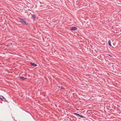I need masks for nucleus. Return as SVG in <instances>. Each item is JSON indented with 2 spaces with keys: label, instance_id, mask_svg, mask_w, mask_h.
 <instances>
[{
  "label": "nucleus",
  "instance_id": "1",
  "mask_svg": "<svg viewBox=\"0 0 121 121\" xmlns=\"http://www.w3.org/2000/svg\"><path fill=\"white\" fill-rule=\"evenodd\" d=\"M19 19L20 20L21 23L24 25H26L27 24L26 22V21L25 20L23 19L20 18Z\"/></svg>",
  "mask_w": 121,
  "mask_h": 121
},
{
  "label": "nucleus",
  "instance_id": "2",
  "mask_svg": "<svg viewBox=\"0 0 121 121\" xmlns=\"http://www.w3.org/2000/svg\"><path fill=\"white\" fill-rule=\"evenodd\" d=\"M1 97H1V96H0V99H1V100L7 102V101L6 100V99L3 96H1Z\"/></svg>",
  "mask_w": 121,
  "mask_h": 121
},
{
  "label": "nucleus",
  "instance_id": "3",
  "mask_svg": "<svg viewBox=\"0 0 121 121\" xmlns=\"http://www.w3.org/2000/svg\"><path fill=\"white\" fill-rule=\"evenodd\" d=\"M77 29V28L75 26L71 27L70 29L72 30H74Z\"/></svg>",
  "mask_w": 121,
  "mask_h": 121
},
{
  "label": "nucleus",
  "instance_id": "4",
  "mask_svg": "<svg viewBox=\"0 0 121 121\" xmlns=\"http://www.w3.org/2000/svg\"><path fill=\"white\" fill-rule=\"evenodd\" d=\"M31 16L32 18L34 20H36V17L35 15L34 14H31Z\"/></svg>",
  "mask_w": 121,
  "mask_h": 121
},
{
  "label": "nucleus",
  "instance_id": "5",
  "mask_svg": "<svg viewBox=\"0 0 121 121\" xmlns=\"http://www.w3.org/2000/svg\"><path fill=\"white\" fill-rule=\"evenodd\" d=\"M30 64L31 65L34 66H37V65L36 64L32 62H31L30 63Z\"/></svg>",
  "mask_w": 121,
  "mask_h": 121
},
{
  "label": "nucleus",
  "instance_id": "6",
  "mask_svg": "<svg viewBox=\"0 0 121 121\" xmlns=\"http://www.w3.org/2000/svg\"><path fill=\"white\" fill-rule=\"evenodd\" d=\"M20 78L22 80H24L26 79V78H25V77H20Z\"/></svg>",
  "mask_w": 121,
  "mask_h": 121
},
{
  "label": "nucleus",
  "instance_id": "7",
  "mask_svg": "<svg viewBox=\"0 0 121 121\" xmlns=\"http://www.w3.org/2000/svg\"><path fill=\"white\" fill-rule=\"evenodd\" d=\"M108 44L111 47L112 45H111V41L110 40H108Z\"/></svg>",
  "mask_w": 121,
  "mask_h": 121
},
{
  "label": "nucleus",
  "instance_id": "8",
  "mask_svg": "<svg viewBox=\"0 0 121 121\" xmlns=\"http://www.w3.org/2000/svg\"><path fill=\"white\" fill-rule=\"evenodd\" d=\"M74 114L78 116H79V115H80V114H78L77 113H74Z\"/></svg>",
  "mask_w": 121,
  "mask_h": 121
},
{
  "label": "nucleus",
  "instance_id": "9",
  "mask_svg": "<svg viewBox=\"0 0 121 121\" xmlns=\"http://www.w3.org/2000/svg\"><path fill=\"white\" fill-rule=\"evenodd\" d=\"M79 116L82 118H85V117H84V116H82V115H79Z\"/></svg>",
  "mask_w": 121,
  "mask_h": 121
},
{
  "label": "nucleus",
  "instance_id": "10",
  "mask_svg": "<svg viewBox=\"0 0 121 121\" xmlns=\"http://www.w3.org/2000/svg\"><path fill=\"white\" fill-rule=\"evenodd\" d=\"M61 89H65L64 87L63 86H61Z\"/></svg>",
  "mask_w": 121,
  "mask_h": 121
},
{
  "label": "nucleus",
  "instance_id": "11",
  "mask_svg": "<svg viewBox=\"0 0 121 121\" xmlns=\"http://www.w3.org/2000/svg\"><path fill=\"white\" fill-rule=\"evenodd\" d=\"M120 31L121 32V29L120 30Z\"/></svg>",
  "mask_w": 121,
  "mask_h": 121
}]
</instances>
